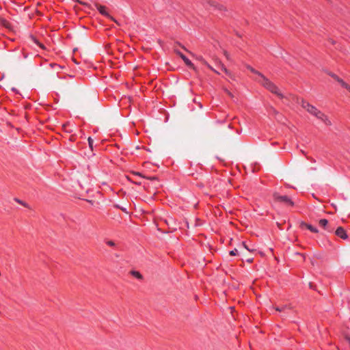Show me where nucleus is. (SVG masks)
I'll return each mask as SVG.
<instances>
[{"instance_id": "f257e3e1", "label": "nucleus", "mask_w": 350, "mask_h": 350, "mask_svg": "<svg viewBox=\"0 0 350 350\" xmlns=\"http://www.w3.org/2000/svg\"><path fill=\"white\" fill-rule=\"evenodd\" d=\"M258 83L271 93L277 95L280 98H282L284 97L278 88L265 76L263 77L262 79H259Z\"/></svg>"}, {"instance_id": "f03ea898", "label": "nucleus", "mask_w": 350, "mask_h": 350, "mask_svg": "<svg viewBox=\"0 0 350 350\" xmlns=\"http://www.w3.org/2000/svg\"><path fill=\"white\" fill-rule=\"evenodd\" d=\"M273 198L275 202L281 203L284 205L288 206H293L294 202L293 200L287 196H282L278 193H274L273 194Z\"/></svg>"}, {"instance_id": "7ed1b4c3", "label": "nucleus", "mask_w": 350, "mask_h": 350, "mask_svg": "<svg viewBox=\"0 0 350 350\" xmlns=\"http://www.w3.org/2000/svg\"><path fill=\"white\" fill-rule=\"evenodd\" d=\"M301 105L311 115H313L318 110V109L316 107L310 105L308 102L304 100H301Z\"/></svg>"}, {"instance_id": "20e7f679", "label": "nucleus", "mask_w": 350, "mask_h": 350, "mask_svg": "<svg viewBox=\"0 0 350 350\" xmlns=\"http://www.w3.org/2000/svg\"><path fill=\"white\" fill-rule=\"evenodd\" d=\"M210 5L214 8V10H217L221 14H223L227 11L226 8L224 5L217 1L210 2Z\"/></svg>"}, {"instance_id": "39448f33", "label": "nucleus", "mask_w": 350, "mask_h": 350, "mask_svg": "<svg viewBox=\"0 0 350 350\" xmlns=\"http://www.w3.org/2000/svg\"><path fill=\"white\" fill-rule=\"evenodd\" d=\"M95 6L100 14L114 21V18L107 12V8L105 5L96 4Z\"/></svg>"}, {"instance_id": "423d86ee", "label": "nucleus", "mask_w": 350, "mask_h": 350, "mask_svg": "<svg viewBox=\"0 0 350 350\" xmlns=\"http://www.w3.org/2000/svg\"><path fill=\"white\" fill-rule=\"evenodd\" d=\"M174 50L176 54L178 55L183 60L187 66L192 67L193 66L191 60H189L182 52L176 49H174Z\"/></svg>"}, {"instance_id": "0eeeda50", "label": "nucleus", "mask_w": 350, "mask_h": 350, "mask_svg": "<svg viewBox=\"0 0 350 350\" xmlns=\"http://www.w3.org/2000/svg\"><path fill=\"white\" fill-rule=\"evenodd\" d=\"M335 234L337 237L341 238L342 239L346 240L348 239V234L346 230L341 226H339L336 228Z\"/></svg>"}, {"instance_id": "6e6552de", "label": "nucleus", "mask_w": 350, "mask_h": 350, "mask_svg": "<svg viewBox=\"0 0 350 350\" xmlns=\"http://www.w3.org/2000/svg\"><path fill=\"white\" fill-rule=\"evenodd\" d=\"M317 119L322 121L325 125L327 126H331L332 122L328 118L327 116L325 115L323 112L321 111V115H318L316 117Z\"/></svg>"}, {"instance_id": "1a4fd4ad", "label": "nucleus", "mask_w": 350, "mask_h": 350, "mask_svg": "<svg viewBox=\"0 0 350 350\" xmlns=\"http://www.w3.org/2000/svg\"><path fill=\"white\" fill-rule=\"evenodd\" d=\"M301 228H306L308 230H309L310 232L314 233H317L319 232L318 229L316 227H314L311 224H307L306 222L302 221L300 224Z\"/></svg>"}, {"instance_id": "9d476101", "label": "nucleus", "mask_w": 350, "mask_h": 350, "mask_svg": "<svg viewBox=\"0 0 350 350\" xmlns=\"http://www.w3.org/2000/svg\"><path fill=\"white\" fill-rule=\"evenodd\" d=\"M319 224L321 227L323 228L325 230L328 232H331L332 230V228H329L327 226L328 224V220L326 219H321L319 221Z\"/></svg>"}, {"instance_id": "9b49d317", "label": "nucleus", "mask_w": 350, "mask_h": 350, "mask_svg": "<svg viewBox=\"0 0 350 350\" xmlns=\"http://www.w3.org/2000/svg\"><path fill=\"white\" fill-rule=\"evenodd\" d=\"M197 59L200 60L202 62V64L206 65L208 68H210L213 72H216L217 74H220V72L218 70H215L211 65H209L202 56L198 57Z\"/></svg>"}, {"instance_id": "f8f14e48", "label": "nucleus", "mask_w": 350, "mask_h": 350, "mask_svg": "<svg viewBox=\"0 0 350 350\" xmlns=\"http://www.w3.org/2000/svg\"><path fill=\"white\" fill-rule=\"evenodd\" d=\"M247 69H248L250 72H252V73L254 74H256L257 75H258L260 77V79H262L263 77H265V75L263 74H262L261 72H260L259 71L256 70V69H254L253 67H252L250 65H247L246 66Z\"/></svg>"}, {"instance_id": "ddd939ff", "label": "nucleus", "mask_w": 350, "mask_h": 350, "mask_svg": "<svg viewBox=\"0 0 350 350\" xmlns=\"http://www.w3.org/2000/svg\"><path fill=\"white\" fill-rule=\"evenodd\" d=\"M329 75L334 79L336 81H337L342 87V83H346L344 80L338 77L334 73H330Z\"/></svg>"}, {"instance_id": "4468645a", "label": "nucleus", "mask_w": 350, "mask_h": 350, "mask_svg": "<svg viewBox=\"0 0 350 350\" xmlns=\"http://www.w3.org/2000/svg\"><path fill=\"white\" fill-rule=\"evenodd\" d=\"M131 274L138 280H142L143 278L142 275L137 271H131Z\"/></svg>"}, {"instance_id": "2eb2a0df", "label": "nucleus", "mask_w": 350, "mask_h": 350, "mask_svg": "<svg viewBox=\"0 0 350 350\" xmlns=\"http://www.w3.org/2000/svg\"><path fill=\"white\" fill-rule=\"evenodd\" d=\"M0 25L5 27H9L10 23L4 18L1 17L0 18Z\"/></svg>"}, {"instance_id": "dca6fc26", "label": "nucleus", "mask_w": 350, "mask_h": 350, "mask_svg": "<svg viewBox=\"0 0 350 350\" xmlns=\"http://www.w3.org/2000/svg\"><path fill=\"white\" fill-rule=\"evenodd\" d=\"M219 68L221 71H224L226 75L230 76V71L226 68V66L223 64L220 63Z\"/></svg>"}, {"instance_id": "f3484780", "label": "nucleus", "mask_w": 350, "mask_h": 350, "mask_svg": "<svg viewBox=\"0 0 350 350\" xmlns=\"http://www.w3.org/2000/svg\"><path fill=\"white\" fill-rule=\"evenodd\" d=\"M88 145L92 151L94 150V140L91 137H89L88 139Z\"/></svg>"}, {"instance_id": "a211bd4d", "label": "nucleus", "mask_w": 350, "mask_h": 350, "mask_svg": "<svg viewBox=\"0 0 350 350\" xmlns=\"http://www.w3.org/2000/svg\"><path fill=\"white\" fill-rule=\"evenodd\" d=\"M32 40L35 44L39 46L41 49H44L45 46L43 44L40 43L35 37L32 36Z\"/></svg>"}, {"instance_id": "6ab92c4d", "label": "nucleus", "mask_w": 350, "mask_h": 350, "mask_svg": "<svg viewBox=\"0 0 350 350\" xmlns=\"http://www.w3.org/2000/svg\"><path fill=\"white\" fill-rule=\"evenodd\" d=\"M105 243L110 247H114L116 245V243L111 240L106 241Z\"/></svg>"}, {"instance_id": "aec40b11", "label": "nucleus", "mask_w": 350, "mask_h": 350, "mask_svg": "<svg viewBox=\"0 0 350 350\" xmlns=\"http://www.w3.org/2000/svg\"><path fill=\"white\" fill-rule=\"evenodd\" d=\"M229 254L230 256H236L238 254V251L237 249H234V250H231L229 252Z\"/></svg>"}, {"instance_id": "412c9836", "label": "nucleus", "mask_w": 350, "mask_h": 350, "mask_svg": "<svg viewBox=\"0 0 350 350\" xmlns=\"http://www.w3.org/2000/svg\"><path fill=\"white\" fill-rule=\"evenodd\" d=\"M287 308L286 306H284L282 307H276L275 310L279 312L284 311Z\"/></svg>"}, {"instance_id": "4be33fe9", "label": "nucleus", "mask_w": 350, "mask_h": 350, "mask_svg": "<svg viewBox=\"0 0 350 350\" xmlns=\"http://www.w3.org/2000/svg\"><path fill=\"white\" fill-rule=\"evenodd\" d=\"M114 206H115L116 208H119V209L122 210V211H124V212H125V213H127V211H126V208L122 207V206H120V205H118V204H116V205H114Z\"/></svg>"}, {"instance_id": "5701e85b", "label": "nucleus", "mask_w": 350, "mask_h": 350, "mask_svg": "<svg viewBox=\"0 0 350 350\" xmlns=\"http://www.w3.org/2000/svg\"><path fill=\"white\" fill-rule=\"evenodd\" d=\"M342 88H345L350 92V85H348L347 83H342Z\"/></svg>"}, {"instance_id": "b1692460", "label": "nucleus", "mask_w": 350, "mask_h": 350, "mask_svg": "<svg viewBox=\"0 0 350 350\" xmlns=\"http://www.w3.org/2000/svg\"><path fill=\"white\" fill-rule=\"evenodd\" d=\"M15 200H16L18 203H19V204H22V205H23V206H25V207H27V204L25 202H23V201H21V200H20L17 199V198H15Z\"/></svg>"}, {"instance_id": "393cba45", "label": "nucleus", "mask_w": 350, "mask_h": 350, "mask_svg": "<svg viewBox=\"0 0 350 350\" xmlns=\"http://www.w3.org/2000/svg\"><path fill=\"white\" fill-rule=\"evenodd\" d=\"M50 66L52 68H60V66L57 64H53V63H51L50 64Z\"/></svg>"}, {"instance_id": "a878e982", "label": "nucleus", "mask_w": 350, "mask_h": 350, "mask_svg": "<svg viewBox=\"0 0 350 350\" xmlns=\"http://www.w3.org/2000/svg\"><path fill=\"white\" fill-rule=\"evenodd\" d=\"M318 115H321V111L318 109L312 116L317 117Z\"/></svg>"}, {"instance_id": "bb28decb", "label": "nucleus", "mask_w": 350, "mask_h": 350, "mask_svg": "<svg viewBox=\"0 0 350 350\" xmlns=\"http://www.w3.org/2000/svg\"><path fill=\"white\" fill-rule=\"evenodd\" d=\"M242 244H243V247H244L246 250H247L248 251H252V250H251L247 247V245L245 244V242H243V243H242Z\"/></svg>"}, {"instance_id": "cd10ccee", "label": "nucleus", "mask_w": 350, "mask_h": 350, "mask_svg": "<svg viewBox=\"0 0 350 350\" xmlns=\"http://www.w3.org/2000/svg\"><path fill=\"white\" fill-rule=\"evenodd\" d=\"M224 55L226 56V57L229 59H230V57H229V54L228 53L227 51H225L224 52Z\"/></svg>"}, {"instance_id": "c85d7f7f", "label": "nucleus", "mask_w": 350, "mask_h": 350, "mask_svg": "<svg viewBox=\"0 0 350 350\" xmlns=\"http://www.w3.org/2000/svg\"><path fill=\"white\" fill-rule=\"evenodd\" d=\"M133 174H135V175H136V176H142L141 173H140V172H133Z\"/></svg>"}, {"instance_id": "c756f323", "label": "nucleus", "mask_w": 350, "mask_h": 350, "mask_svg": "<svg viewBox=\"0 0 350 350\" xmlns=\"http://www.w3.org/2000/svg\"><path fill=\"white\" fill-rule=\"evenodd\" d=\"M176 44L179 45L180 46H181L184 50L187 51V49H185V47L183 45L180 44V43L179 42H176Z\"/></svg>"}, {"instance_id": "7c9ffc66", "label": "nucleus", "mask_w": 350, "mask_h": 350, "mask_svg": "<svg viewBox=\"0 0 350 350\" xmlns=\"http://www.w3.org/2000/svg\"><path fill=\"white\" fill-rule=\"evenodd\" d=\"M329 42L330 43H332V44H334L335 42L332 40V39H330L329 40Z\"/></svg>"}, {"instance_id": "2f4dec72", "label": "nucleus", "mask_w": 350, "mask_h": 350, "mask_svg": "<svg viewBox=\"0 0 350 350\" xmlns=\"http://www.w3.org/2000/svg\"><path fill=\"white\" fill-rule=\"evenodd\" d=\"M247 261L249 262H252V259H248V260H247Z\"/></svg>"}, {"instance_id": "473e14b6", "label": "nucleus", "mask_w": 350, "mask_h": 350, "mask_svg": "<svg viewBox=\"0 0 350 350\" xmlns=\"http://www.w3.org/2000/svg\"><path fill=\"white\" fill-rule=\"evenodd\" d=\"M310 288H312V283H310Z\"/></svg>"}, {"instance_id": "72a5a7b5", "label": "nucleus", "mask_w": 350, "mask_h": 350, "mask_svg": "<svg viewBox=\"0 0 350 350\" xmlns=\"http://www.w3.org/2000/svg\"><path fill=\"white\" fill-rule=\"evenodd\" d=\"M349 218H350V213H349Z\"/></svg>"}]
</instances>
